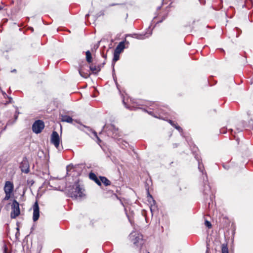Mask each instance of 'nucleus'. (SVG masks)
I'll return each instance as SVG.
<instances>
[{
  "label": "nucleus",
  "mask_w": 253,
  "mask_h": 253,
  "mask_svg": "<svg viewBox=\"0 0 253 253\" xmlns=\"http://www.w3.org/2000/svg\"><path fill=\"white\" fill-rule=\"evenodd\" d=\"M148 197H150V198H151L152 201L153 202H154L155 201L153 200V198H152V196L149 194V193L148 192Z\"/></svg>",
  "instance_id": "c85d7f7f"
},
{
  "label": "nucleus",
  "mask_w": 253,
  "mask_h": 253,
  "mask_svg": "<svg viewBox=\"0 0 253 253\" xmlns=\"http://www.w3.org/2000/svg\"><path fill=\"white\" fill-rule=\"evenodd\" d=\"M92 132L93 134H94V136H95V137L97 139V140H98V141H100V139L99 138V137H98L96 132H95V131H94V130H92Z\"/></svg>",
  "instance_id": "5701e85b"
},
{
  "label": "nucleus",
  "mask_w": 253,
  "mask_h": 253,
  "mask_svg": "<svg viewBox=\"0 0 253 253\" xmlns=\"http://www.w3.org/2000/svg\"><path fill=\"white\" fill-rule=\"evenodd\" d=\"M113 5H115V4H112L110 5V6H113Z\"/></svg>",
  "instance_id": "2f4dec72"
},
{
  "label": "nucleus",
  "mask_w": 253,
  "mask_h": 253,
  "mask_svg": "<svg viewBox=\"0 0 253 253\" xmlns=\"http://www.w3.org/2000/svg\"><path fill=\"white\" fill-rule=\"evenodd\" d=\"M3 94L6 95V93H5V92H3Z\"/></svg>",
  "instance_id": "c9c22d12"
},
{
  "label": "nucleus",
  "mask_w": 253,
  "mask_h": 253,
  "mask_svg": "<svg viewBox=\"0 0 253 253\" xmlns=\"http://www.w3.org/2000/svg\"><path fill=\"white\" fill-rule=\"evenodd\" d=\"M40 216V209L38 203L36 201L33 206V219L34 221H36L38 220Z\"/></svg>",
  "instance_id": "423d86ee"
},
{
  "label": "nucleus",
  "mask_w": 253,
  "mask_h": 253,
  "mask_svg": "<svg viewBox=\"0 0 253 253\" xmlns=\"http://www.w3.org/2000/svg\"><path fill=\"white\" fill-rule=\"evenodd\" d=\"M79 74L80 75L84 78H87L89 77V74H88L87 73H85V72H84L83 71H82V69H80L79 70Z\"/></svg>",
  "instance_id": "f3484780"
},
{
  "label": "nucleus",
  "mask_w": 253,
  "mask_h": 253,
  "mask_svg": "<svg viewBox=\"0 0 253 253\" xmlns=\"http://www.w3.org/2000/svg\"><path fill=\"white\" fill-rule=\"evenodd\" d=\"M157 109H158L159 111L160 110V111H161L160 113H162V114H165V111L164 110H163V109H162L161 108L159 109V107H158Z\"/></svg>",
  "instance_id": "393cba45"
},
{
  "label": "nucleus",
  "mask_w": 253,
  "mask_h": 253,
  "mask_svg": "<svg viewBox=\"0 0 253 253\" xmlns=\"http://www.w3.org/2000/svg\"><path fill=\"white\" fill-rule=\"evenodd\" d=\"M100 181L102 182L105 186L111 185V182L106 177L104 176H100Z\"/></svg>",
  "instance_id": "ddd939ff"
},
{
  "label": "nucleus",
  "mask_w": 253,
  "mask_h": 253,
  "mask_svg": "<svg viewBox=\"0 0 253 253\" xmlns=\"http://www.w3.org/2000/svg\"><path fill=\"white\" fill-rule=\"evenodd\" d=\"M160 8V7H158V9H159Z\"/></svg>",
  "instance_id": "e433bc0d"
},
{
  "label": "nucleus",
  "mask_w": 253,
  "mask_h": 253,
  "mask_svg": "<svg viewBox=\"0 0 253 253\" xmlns=\"http://www.w3.org/2000/svg\"><path fill=\"white\" fill-rule=\"evenodd\" d=\"M90 70L93 73H97L99 72L101 70V66H90L89 67Z\"/></svg>",
  "instance_id": "4468645a"
},
{
  "label": "nucleus",
  "mask_w": 253,
  "mask_h": 253,
  "mask_svg": "<svg viewBox=\"0 0 253 253\" xmlns=\"http://www.w3.org/2000/svg\"><path fill=\"white\" fill-rule=\"evenodd\" d=\"M130 241L137 247H141L143 244L142 235L137 232H132L129 236Z\"/></svg>",
  "instance_id": "f03ea898"
},
{
  "label": "nucleus",
  "mask_w": 253,
  "mask_h": 253,
  "mask_svg": "<svg viewBox=\"0 0 253 253\" xmlns=\"http://www.w3.org/2000/svg\"><path fill=\"white\" fill-rule=\"evenodd\" d=\"M222 253H228V249L226 246H222Z\"/></svg>",
  "instance_id": "aec40b11"
},
{
  "label": "nucleus",
  "mask_w": 253,
  "mask_h": 253,
  "mask_svg": "<svg viewBox=\"0 0 253 253\" xmlns=\"http://www.w3.org/2000/svg\"><path fill=\"white\" fill-rule=\"evenodd\" d=\"M97 15V17H99V16H101V15H104V11H101Z\"/></svg>",
  "instance_id": "a878e982"
},
{
  "label": "nucleus",
  "mask_w": 253,
  "mask_h": 253,
  "mask_svg": "<svg viewBox=\"0 0 253 253\" xmlns=\"http://www.w3.org/2000/svg\"><path fill=\"white\" fill-rule=\"evenodd\" d=\"M147 253H150L148 252Z\"/></svg>",
  "instance_id": "4c0bfd02"
},
{
  "label": "nucleus",
  "mask_w": 253,
  "mask_h": 253,
  "mask_svg": "<svg viewBox=\"0 0 253 253\" xmlns=\"http://www.w3.org/2000/svg\"><path fill=\"white\" fill-rule=\"evenodd\" d=\"M20 168L22 172L28 173L29 171V165L26 159H24L21 162Z\"/></svg>",
  "instance_id": "0eeeda50"
},
{
  "label": "nucleus",
  "mask_w": 253,
  "mask_h": 253,
  "mask_svg": "<svg viewBox=\"0 0 253 253\" xmlns=\"http://www.w3.org/2000/svg\"><path fill=\"white\" fill-rule=\"evenodd\" d=\"M4 253H7V247L5 245L4 246Z\"/></svg>",
  "instance_id": "bb28decb"
},
{
  "label": "nucleus",
  "mask_w": 253,
  "mask_h": 253,
  "mask_svg": "<svg viewBox=\"0 0 253 253\" xmlns=\"http://www.w3.org/2000/svg\"><path fill=\"white\" fill-rule=\"evenodd\" d=\"M11 217L12 218H15L20 214V209L19 204L15 200L13 201L12 204L11 205Z\"/></svg>",
  "instance_id": "7ed1b4c3"
},
{
  "label": "nucleus",
  "mask_w": 253,
  "mask_h": 253,
  "mask_svg": "<svg viewBox=\"0 0 253 253\" xmlns=\"http://www.w3.org/2000/svg\"><path fill=\"white\" fill-rule=\"evenodd\" d=\"M205 225L208 227L209 228H210L211 227V222L208 220H206L205 221Z\"/></svg>",
  "instance_id": "4be33fe9"
},
{
  "label": "nucleus",
  "mask_w": 253,
  "mask_h": 253,
  "mask_svg": "<svg viewBox=\"0 0 253 253\" xmlns=\"http://www.w3.org/2000/svg\"><path fill=\"white\" fill-rule=\"evenodd\" d=\"M72 191H69L70 196L76 199H80L85 196L84 190L81 188L78 182H76L71 189Z\"/></svg>",
  "instance_id": "f257e3e1"
},
{
  "label": "nucleus",
  "mask_w": 253,
  "mask_h": 253,
  "mask_svg": "<svg viewBox=\"0 0 253 253\" xmlns=\"http://www.w3.org/2000/svg\"><path fill=\"white\" fill-rule=\"evenodd\" d=\"M17 118V116H15V119H16Z\"/></svg>",
  "instance_id": "473e14b6"
},
{
  "label": "nucleus",
  "mask_w": 253,
  "mask_h": 253,
  "mask_svg": "<svg viewBox=\"0 0 253 253\" xmlns=\"http://www.w3.org/2000/svg\"><path fill=\"white\" fill-rule=\"evenodd\" d=\"M16 72V69H13V70L11 71V72Z\"/></svg>",
  "instance_id": "c756f323"
},
{
  "label": "nucleus",
  "mask_w": 253,
  "mask_h": 253,
  "mask_svg": "<svg viewBox=\"0 0 253 253\" xmlns=\"http://www.w3.org/2000/svg\"><path fill=\"white\" fill-rule=\"evenodd\" d=\"M44 127V123L41 120L36 121L32 126L33 132L38 134L40 133Z\"/></svg>",
  "instance_id": "20e7f679"
},
{
  "label": "nucleus",
  "mask_w": 253,
  "mask_h": 253,
  "mask_svg": "<svg viewBox=\"0 0 253 253\" xmlns=\"http://www.w3.org/2000/svg\"><path fill=\"white\" fill-rule=\"evenodd\" d=\"M210 186L209 184H207V185H205V188H204V194L205 195H208L209 194V193H210Z\"/></svg>",
  "instance_id": "dca6fc26"
},
{
  "label": "nucleus",
  "mask_w": 253,
  "mask_h": 253,
  "mask_svg": "<svg viewBox=\"0 0 253 253\" xmlns=\"http://www.w3.org/2000/svg\"><path fill=\"white\" fill-rule=\"evenodd\" d=\"M125 48V42H120L116 47L114 52L121 53Z\"/></svg>",
  "instance_id": "9d476101"
},
{
  "label": "nucleus",
  "mask_w": 253,
  "mask_h": 253,
  "mask_svg": "<svg viewBox=\"0 0 253 253\" xmlns=\"http://www.w3.org/2000/svg\"><path fill=\"white\" fill-rule=\"evenodd\" d=\"M14 186L13 183L9 181H6L4 187V191L5 194H11L13 191Z\"/></svg>",
  "instance_id": "6e6552de"
},
{
  "label": "nucleus",
  "mask_w": 253,
  "mask_h": 253,
  "mask_svg": "<svg viewBox=\"0 0 253 253\" xmlns=\"http://www.w3.org/2000/svg\"><path fill=\"white\" fill-rule=\"evenodd\" d=\"M169 122L171 126H173L179 132H181L182 131V128H181V127L179 126L175 125L171 120H169Z\"/></svg>",
  "instance_id": "a211bd4d"
},
{
  "label": "nucleus",
  "mask_w": 253,
  "mask_h": 253,
  "mask_svg": "<svg viewBox=\"0 0 253 253\" xmlns=\"http://www.w3.org/2000/svg\"><path fill=\"white\" fill-rule=\"evenodd\" d=\"M60 117L61 121L63 122L72 123L73 120L71 117L67 115H60Z\"/></svg>",
  "instance_id": "f8f14e48"
},
{
  "label": "nucleus",
  "mask_w": 253,
  "mask_h": 253,
  "mask_svg": "<svg viewBox=\"0 0 253 253\" xmlns=\"http://www.w3.org/2000/svg\"><path fill=\"white\" fill-rule=\"evenodd\" d=\"M119 55H120V53L114 52V57H113V61L114 62H116L117 61H118L119 60V57H120Z\"/></svg>",
  "instance_id": "6ab92c4d"
},
{
  "label": "nucleus",
  "mask_w": 253,
  "mask_h": 253,
  "mask_svg": "<svg viewBox=\"0 0 253 253\" xmlns=\"http://www.w3.org/2000/svg\"><path fill=\"white\" fill-rule=\"evenodd\" d=\"M86 59L88 63H90L92 62V56L90 52L88 50L85 52Z\"/></svg>",
  "instance_id": "2eb2a0df"
},
{
  "label": "nucleus",
  "mask_w": 253,
  "mask_h": 253,
  "mask_svg": "<svg viewBox=\"0 0 253 253\" xmlns=\"http://www.w3.org/2000/svg\"><path fill=\"white\" fill-rule=\"evenodd\" d=\"M11 194H9V193L5 194V197L4 198L3 200L5 201L8 200L11 197Z\"/></svg>",
  "instance_id": "412c9836"
},
{
  "label": "nucleus",
  "mask_w": 253,
  "mask_h": 253,
  "mask_svg": "<svg viewBox=\"0 0 253 253\" xmlns=\"http://www.w3.org/2000/svg\"><path fill=\"white\" fill-rule=\"evenodd\" d=\"M88 16V14H86L85 16L87 17Z\"/></svg>",
  "instance_id": "f704fd0d"
},
{
  "label": "nucleus",
  "mask_w": 253,
  "mask_h": 253,
  "mask_svg": "<svg viewBox=\"0 0 253 253\" xmlns=\"http://www.w3.org/2000/svg\"><path fill=\"white\" fill-rule=\"evenodd\" d=\"M156 118H160V117L155 116Z\"/></svg>",
  "instance_id": "72a5a7b5"
},
{
  "label": "nucleus",
  "mask_w": 253,
  "mask_h": 253,
  "mask_svg": "<svg viewBox=\"0 0 253 253\" xmlns=\"http://www.w3.org/2000/svg\"><path fill=\"white\" fill-rule=\"evenodd\" d=\"M137 38L138 39H144L145 38V37H144V36H140V37H137Z\"/></svg>",
  "instance_id": "cd10ccee"
},
{
  "label": "nucleus",
  "mask_w": 253,
  "mask_h": 253,
  "mask_svg": "<svg viewBox=\"0 0 253 253\" xmlns=\"http://www.w3.org/2000/svg\"><path fill=\"white\" fill-rule=\"evenodd\" d=\"M89 177L90 179L93 180L98 185L101 186V182L98 179L96 175L93 172H90L89 174Z\"/></svg>",
  "instance_id": "9b49d317"
},
{
  "label": "nucleus",
  "mask_w": 253,
  "mask_h": 253,
  "mask_svg": "<svg viewBox=\"0 0 253 253\" xmlns=\"http://www.w3.org/2000/svg\"><path fill=\"white\" fill-rule=\"evenodd\" d=\"M5 7V4L2 2H0V10L2 9Z\"/></svg>",
  "instance_id": "b1692460"
},
{
  "label": "nucleus",
  "mask_w": 253,
  "mask_h": 253,
  "mask_svg": "<svg viewBox=\"0 0 253 253\" xmlns=\"http://www.w3.org/2000/svg\"><path fill=\"white\" fill-rule=\"evenodd\" d=\"M50 141L51 143L53 144L56 148H58L60 144V138L58 133L56 131H54L52 133Z\"/></svg>",
  "instance_id": "39448f33"
},
{
  "label": "nucleus",
  "mask_w": 253,
  "mask_h": 253,
  "mask_svg": "<svg viewBox=\"0 0 253 253\" xmlns=\"http://www.w3.org/2000/svg\"><path fill=\"white\" fill-rule=\"evenodd\" d=\"M148 113L149 114H151V115H152V112H148Z\"/></svg>",
  "instance_id": "7c9ffc66"
},
{
  "label": "nucleus",
  "mask_w": 253,
  "mask_h": 253,
  "mask_svg": "<svg viewBox=\"0 0 253 253\" xmlns=\"http://www.w3.org/2000/svg\"><path fill=\"white\" fill-rule=\"evenodd\" d=\"M197 160L198 162V169H199V171L200 172H201L203 174H204V171H205V169H204V166L202 163V161H200V160ZM205 174L206 178H205V177H203L204 180H207V178H208L207 175V173L206 172H205Z\"/></svg>",
  "instance_id": "1a4fd4ad"
}]
</instances>
